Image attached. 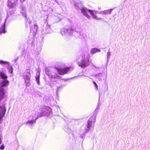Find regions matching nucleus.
Here are the masks:
<instances>
[{
  "mask_svg": "<svg viewBox=\"0 0 150 150\" xmlns=\"http://www.w3.org/2000/svg\"><path fill=\"white\" fill-rule=\"evenodd\" d=\"M38 28V25H37L34 24L33 28H32V29H31L30 32H33V33H34V35L37 32Z\"/></svg>",
  "mask_w": 150,
  "mask_h": 150,
  "instance_id": "f8f14e48",
  "label": "nucleus"
},
{
  "mask_svg": "<svg viewBox=\"0 0 150 150\" xmlns=\"http://www.w3.org/2000/svg\"><path fill=\"white\" fill-rule=\"evenodd\" d=\"M0 77L4 79L0 84V101L5 96V91L3 87L6 86L9 84V81L6 80L7 76L3 72L0 71ZM6 109L4 106H0V122L2 118L4 116L6 112Z\"/></svg>",
  "mask_w": 150,
  "mask_h": 150,
  "instance_id": "f257e3e1",
  "label": "nucleus"
},
{
  "mask_svg": "<svg viewBox=\"0 0 150 150\" xmlns=\"http://www.w3.org/2000/svg\"><path fill=\"white\" fill-rule=\"evenodd\" d=\"M100 105V104H99V103H98V106H97V108H96V109L95 111H96L97 110H98V109L99 108V106Z\"/></svg>",
  "mask_w": 150,
  "mask_h": 150,
  "instance_id": "cd10ccee",
  "label": "nucleus"
},
{
  "mask_svg": "<svg viewBox=\"0 0 150 150\" xmlns=\"http://www.w3.org/2000/svg\"><path fill=\"white\" fill-rule=\"evenodd\" d=\"M46 33H50L52 31V30L50 28V26L49 25L47 26L45 28Z\"/></svg>",
  "mask_w": 150,
  "mask_h": 150,
  "instance_id": "2eb2a0df",
  "label": "nucleus"
},
{
  "mask_svg": "<svg viewBox=\"0 0 150 150\" xmlns=\"http://www.w3.org/2000/svg\"><path fill=\"white\" fill-rule=\"evenodd\" d=\"M55 68L59 74L62 75L67 74L70 70L69 67H67L64 69H59L56 67H55Z\"/></svg>",
  "mask_w": 150,
  "mask_h": 150,
  "instance_id": "423d86ee",
  "label": "nucleus"
},
{
  "mask_svg": "<svg viewBox=\"0 0 150 150\" xmlns=\"http://www.w3.org/2000/svg\"><path fill=\"white\" fill-rule=\"evenodd\" d=\"M50 76L52 81H55L57 79H60V76L54 72L51 73Z\"/></svg>",
  "mask_w": 150,
  "mask_h": 150,
  "instance_id": "1a4fd4ad",
  "label": "nucleus"
},
{
  "mask_svg": "<svg viewBox=\"0 0 150 150\" xmlns=\"http://www.w3.org/2000/svg\"><path fill=\"white\" fill-rule=\"evenodd\" d=\"M61 33L62 35H63V34H65V33L67 34V29H66L65 28H62L61 30Z\"/></svg>",
  "mask_w": 150,
  "mask_h": 150,
  "instance_id": "dca6fc26",
  "label": "nucleus"
},
{
  "mask_svg": "<svg viewBox=\"0 0 150 150\" xmlns=\"http://www.w3.org/2000/svg\"><path fill=\"white\" fill-rule=\"evenodd\" d=\"M51 73H50L48 69H46V75H48L50 76V75L51 74Z\"/></svg>",
  "mask_w": 150,
  "mask_h": 150,
  "instance_id": "4be33fe9",
  "label": "nucleus"
},
{
  "mask_svg": "<svg viewBox=\"0 0 150 150\" xmlns=\"http://www.w3.org/2000/svg\"><path fill=\"white\" fill-rule=\"evenodd\" d=\"M23 76L25 80L26 86H29L30 77H31L30 70L29 69L26 70L25 72L24 73Z\"/></svg>",
  "mask_w": 150,
  "mask_h": 150,
  "instance_id": "39448f33",
  "label": "nucleus"
},
{
  "mask_svg": "<svg viewBox=\"0 0 150 150\" xmlns=\"http://www.w3.org/2000/svg\"><path fill=\"white\" fill-rule=\"evenodd\" d=\"M97 52H100V50L96 48H92L91 50V53L92 54H93Z\"/></svg>",
  "mask_w": 150,
  "mask_h": 150,
  "instance_id": "4468645a",
  "label": "nucleus"
},
{
  "mask_svg": "<svg viewBox=\"0 0 150 150\" xmlns=\"http://www.w3.org/2000/svg\"><path fill=\"white\" fill-rule=\"evenodd\" d=\"M110 55V51L109 50L108 51L107 53V57H108V59L109 56Z\"/></svg>",
  "mask_w": 150,
  "mask_h": 150,
  "instance_id": "b1692460",
  "label": "nucleus"
},
{
  "mask_svg": "<svg viewBox=\"0 0 150 150\" xmlns=\"http://www.w3.org/2000/svg\"><path fill=\"white\" fill-rule=\"evenodd\" d=\"M100 75H102L101 73L95 75V76L96 78H98V76H100Z\"/></svg>",
  "mask_w": 150,
  "mask_h": 150,
  "instance_id": "bb28decb",
  "label": "nucleus"
},
{
  "mask_svg": "<svg viewBox=\"0 0 150 150\" xmlns=\"http://www.w3.org/2000/svg\"><path fill=\"white\" fill-rule=\"evenodd\" d=\"M0 64L1 65H5L7 64L8 65H9L10 64V63L9 62L1 60H0Z\"/></svg>",
  "mask_w": 150,
  "mask_h": 150,
  "instance_id": "f3484780",
  "label": "nucleus"
},
{
  "mask_svg": "<svg viewBox=\"0 0 150 150\" xmlns=\"http://www.w3.org/2000/svg\"><path fill=\"white\" fill-rule=\"evenodd\" d=\"M112 9H111L109 10H105L103 11H101L99 13L100 14H104L105 15L107 14H110L111 13V11H112Z\"/></svg>",
  "mask_w": 150,
  "mask_h": 150,
  "instance_id": "ddd939ff",
  "label": "nucleus"
},
{
  "mask_svg": "<svg viewBox=\"0 0 150 150\" xmlns=\"http://www.w3.org/2000/svg\"><path fill=\"white\" fill-rule=\"evenodd\" d=\"M81 11L82 14L88 19L90 18V16L88 14V12L90 13L91 16L94 18L99 20H101L102 19V18H98L97 16L92 11L88 10L85 7H82L81 9Z\"/></svg>",
  "mask_w": 150,
  "mask_h": 150,
  "instance_id": "20e7f679",
  "label": "nucleus"
},
{
  "mask_svg": "<svg viewBox=\"0 0 150 150\" xmlns=\"http://www.w3.org/2000/svg\"><path fill=\"white\" fill-rule=\"evenodd\" d=\"M64 129L65 132H67L68 133H70L71 132V129L69 128H68V129H66V128H64Z\"/></svg>",
  "mask_w": 150,
  "mask_h": 150,
  "instance_id": "412c9836",
  "label": "nucleus"
},
{
  "mask_svg": "<svg viewBox=\"0 0 150 150\" xmlns=\"http://www.w3.org/2000/svg\"><path fill=\"white\" fill-rule=\"evenodd\" d=\"M21 13L22 14L23 16L26 18V14L25 8L23 6H21Z\"/></svg>",
  "mask_w": 150,
  "mask_h": 150,
  "instance_id": "9d476101",
  "label": "nucleus"
},
{
  "mask_svg": "<svg viewBox=\"0 0 150 150\" xmlns=\"http://www.w3.org/2000/svg\"><path fill=\"white\" fill-rule=\"evenodd\" d=\"M89 57L87 54L82 55L81 60L78 62L79 66L83 68L89 65L91 62L89 61Z\"/></svg>",
  "mask_w": 150,
  "mask_h": 150,
  "instance_id": "7ed1b4c3",
  "label": "nucleus"
},
{
  "mask_svg": "<svg viewBox=\"0 0 150 150\" xmlns=\"http://www.w3.org/2000/svg\"><path fill=\"white\" fill-rule=\"evenodd\" d=\"M27 122L28 123H30V124H33V120H30V121H28Z\"/></svg>",
  "mask_w": 150,
  "mask_h": 150,
  "instance_id": "5701e85b",
  "label": "nucleus"
},
{
  "mask_svg": "<svg viewBox=\"0 0 150 150\" xmlns=\"http://www.w3.org/2000/svg\"><path fill=\"white\" fill-rule=\"evenodd\" d=\"M6 21V20H5L4 25H2L1 27L0 28V35L2 33H5L6 32V30H5V28Z\"/></svg>",
  "mask_w": 150,
  "mask_h": 150,
  "instance_id": "9b49d317",
  "label": "nucleus"
},
{
  "mask_svg": "<svg viewBox=\"0 0 150 150\" xmlns=\"http://www.w3.org/2000/svg\"><path fill=\"white\" fill-rule=\"evenodd\" d=\"M17 4V1H15L13 0H8L7 6L10 8L15 7Z\"/></svg>",
  "mask_w": 150,
  "mask_h": 150,
  "instance_id": "0eeeda50",
  "label": "nucleus"
},
{
  "mask_svg": "<svg viewBox=\"0 0 150 150\" xmlns=\"http://www.w3.org/2000/svg\"><path fill=\"white\" fill-rule=\"evenodd\" d=\"M96 120L95 117H94V116H91L89 119L88 121L87 127L85 128L84 130L81 129L80 131L79 134L81 138L84 137V135L86 133L92 129H93Z\"/></svg>",
  "mask_w": 150,
  "mask_h": 150,
  "instance_id": "f03ea898",
  "label": "nucleus"
},
{
  "mask_svg": "<svg viewBox=\"0 0 150 150\" xmlns=\"http://www.w3.org/2000/svg\"><path fill=\"white\" fill-rule=\"evenodd\" d=\"M25 0H20V1L21 2H24Z\"/></svg>",
  "mask_w": 150,
  "mask_h": 150,
  "instance_id": "c85d7f7f",
  "label": "nucleus"
},
{
  "mask_svg": "<svg viewBox=\"0 0 150 150\" xmlns=\"http://www.w3.org/2000/svg\"><path fill=\"white\" fill-rule=\"evenodd\" d=\"M4 149V146L3 144L0 147V149L1 150H3Z\"/></svg>",
  "mask_w": 150,
  "mask_h": 150,
  "instance_id": "a878e982",
  "label": "nucleus"
},
{
  "mask_svg": "<svg viewBox=\"0 0 150 150\" xmlns=\"http://www.w3.org/2000/svg\"><path fill=\"white\" fill-rule=\"evenodd\" d=\"M40 74L39 73V75L36 76V80L37 82V84L39 85L40 83V82L39 81L40 77Z\"/></svg>",
  "mask_w": 150,
  "mask_h": 150,
  "instance_id": "6ab92c4d",
  "label": "nucleus"
},
{
  "mask_svg": "<svg viewBox=\"0 0 150 150\" xmlns=\"http://www.w3.org/2000/svg\"><path fill=\"white\" fill-rule=\"evenodd\" d=\"M93 84L95 85V86H96L97 89H98V85L96 84V83L94 81H93Z\"/></svg>",
  "mask_w": 150,
  "mask_h": 150,
  "instance_id": "393cba45",
  "label": "nucleus"
},
{
  "mask_svg": "<svg viewBox=\"0 0 150 150\" xmlns=\"http://www.w3.org/2000/svg\"><path fill=\"white\" fill-rule=\"evenodd\" d=\"M51 111V109L50 108L47 106L43 107L42 110V112L43 115L50 113Z\"/></svg>",
  "mask_w": 150,
  "mask_h": 150,
  "instance_id": "6e6552de",
  "label": "nucleus"
},
{
  "mask_svg": "<svg viewBox=\"0 0 150 150\" xmlns=\"http://www.w3.org/2000/svg\"><path fill=\"white\" fill-rule=\"evenodd\" d=\"M67 34L68 35H70L73 32V30L71 28L67 29Z\"/></svg>",
  "mask_w": 150,
  "mask_h": 150,
  "instance_id": "a211bd4d",
  "label": "nucleus"
},
{
  "mask_svg": "<svg viewBox=\"0 0 150 150\" xmlns=\"http://www.w3.org/2000/svg\"><path fill=\"white\" fill-rule=\"evenodd\" d=\"M7 69H8L9 72L11 73L13 72V68L10 65V64L9 65H8Z\"/></svg>",
  "mask_w": 150,
  "mask_h": 150,
  "instance_id": "aec40b11",
  "label": "nucleus"
}]
</instances>
